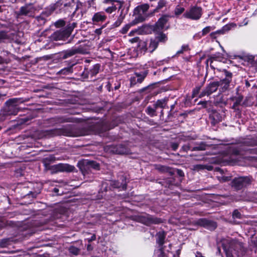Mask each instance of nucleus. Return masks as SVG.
I'll use <instances>...</instances> for the list:
<instances>
[{"label":"nucleus","instance_id":"1","mask_svg":"<svg viewBox=\"0 0 257 257\" xmlns=\"http://www.w3.org/2000/svg\"><path fill=\"white\" fill-rule=\"evenodd\" d=\"M53 135H63L68 137H78L91 134V131L85 127L75 130L71 125H67L59 130L52 131Z\"/></svg>","mask_w":257,"mask_h":257},{"label":"nucleus","instance_id":"2","mask_svg":"<svg viewBox=\"0 0 257 257\" xmlns=\"http://www.w3.org/2000/svg\"><path fill=\"white\" fill-rule=\"evenodd\" d=\"M226 257H238V249L241 247L240 244L235 240H226L222 244Z\"/></svg>","mask_w":257,"mask_h":257},{"label":"nucleus","instance_id":"3","mask_svg":"<svg viewBox=\"0 0 257 257\" xmlns=\"http://www.w3.org/2000/svg\"><path fill=\"white\" fill-rule=\"evenodd\" d=\"M201 16L202 9L196 6L191 7L183 14L185 18L193 20H199Z\"/></svg>","mask_w":257,"mask_h":257},{"label":"nucleus","instance_id":"4","mask_svg":"<svg viewBox=\"0 0 257 257\" xmlns=\"http://www.w3.org/2000/svg\"><path fill=\"white\" fill-rule=\"evenodd\" d=\"M138 221L146 225H151L153 224H159L162 222V220L161 219L154 217L149 214L139 216L138 217Z\"/></svg>","mask_w":257,"mask_h":257},{"label":"nucleus","instance_id":"5","mask_svg":"<svg viewBox=\"0 0 257 257\" xmlns=\"http://www.w3.org/2000/svg\"><path fill=\"white\" fill-rule=\"evenodd\" d=\"M224 78L219 81H216V82H218V87H219V90L221 92H224L228 88L232 76L231 72L226 70L224 71Z\"/></svg>","mask_w":257,"mask_h":257},{"label":"nucleus","instance_id":"6","mask_svg":"<svg viewBox=\"0 0 257 257\" xmlns=\"http://www.w3.org/2000/svg\"><path fill=\"white\" fill-rule=\"evenodd\" d=\"M73 30V27L68 26L65 29H63L55 32L53 34V38L56 40H64L70 36Z\"/></svg>","mask_w":257,"mask_h":257},{"label":"nucleus","instance_id":"7","mask_svg":"<svg viewBox=\"0 0 257 257\" xmlns=\"http://www.w3.org/2000/svg\"><path fill=\"white\" fill-rule=\"evenodd\" d=\"M52 169L55 173L59 172H72L74 171L75 168L74 166L68 164L60 163L52 166Z\"/></svg>","mask_w":257,"mask_h":257},{"label":"nucleus","instance_id":"8","mask_svg":"<svg viewBox=\"0 0 257 257\" xmlns=\"http://www.w3.org/2000/svg\"><path fill=\"white\" fill-rule=\"evenodd\" d=\"M250 183V180L247 177H241L235 178L232 181V186L237 190L246 186Z\"/></svg>","mask_w":257,"mask_h":257},{"label":"nucleus","instance_id":"9","mask_svg":"<svg viewBox=\"0 0 257 257\" xmlns=\"http://www.w3.org/2000/svg\"><path fill=\"white\" fill-rule=\"evenodd\" d=\"M218 82H213L209 84L201 92L199 97H202L206 95H210L214 92L216 91L218 87Z\"/></svg>","mask_w":257,"mask_h":257},{"label":"nucleus","instance_id":"10","mask_svg":"<svg viewBox=\"0 0 257 257\" xmlns=\"http://www.w3.org/2000/svg\"><path fill=\"white\" fill-rule=\"evenodd\" d=\"M149 8L148 4H144L139 6L134 10V13L138 15V19H140V21H144L145 17L143 15H145Z\"/></svg>","mask_w":257,"mask_h":257},{"label":"nucleus","instance_id":"11","mask_svg":"<svg viewBox=\"0 0 257 257\" xmlns=\"http://www.w3.org/2000/svg\"><path fill=\"white\" fill-rule=\"evenodd\" d=\"M84 50L83 48L80 46L77 48H72L71 49L67 50L64 52L63 58L66 59L76 54H84Z\"/></svg>","mask_w":257,"mask_h":257},{"label":"nucleus","instance_id":"12","mask_svg":"<svg viewBox=\"0 0 257 257\" xmlns=\"http://www.w3.org/2000/svg\"><path fill=\"white\" fill-rule=\"evenodd\" d=\"M197 223L210 230H214L216 227L215 222L207 220L205 218H201L197 220Z\"/></svg>","mask_w":257,"mask_h":257},{"label":"nucleus","instance_id":"13","mask_svg":"<svg viewBox=\"0 0 257 257\" xmlns=\"http://www.w3.org/2000/svg\"><path fill=\"white\" fill-rule=\"evenodd\" d=\"M147 75V72H144L143 73H136L135 76L132 77L130 79L131 86H134L137 83H142Z\"/></svg>","mask_w":257,"mask_h":257},{"label":"nucleus","instance_id":"14","mask_svg":"<svg viewBox=\"0 0 257 257\" xmlns=\"http://www.w3.org/2000/svg\"><path fill=\"white\" fill-rule=\"evenodd\" d=\"M36 9L32 4L26 5L21 9L19 14L31 16L34 13Z\"/></svg>","mask_w":257,"mask_h":257},{"label":"nucleus","instance_id":"15","mask_svg":"<svg viewBox=\"0 0 257 257\" xmlns=\"http://www.w3.org/2000/svg\"><path fill=\"white\" fill-rule=\"evenodd\" d=\"M168 19L169 17L166 15L163 16L160 18L155 24L156 30H162L164 28L165 24L168 22Z\"/></svg>","mask_w":257,"mask_h":257},{"label":"nucleus","instance_id":"16","mask_svg":"<svg viewBox=\"0 0 257 257\" xmlns=\"http://www.w3.org/2000/svg\"><path fill=\"white\" fill-rule=\"evenodd\" d=\"M112 151L115 154H126L128 151L125 146L122 144H119L113 147Z\"/></svg>","mask_w":257,"mask_h":257},{"label":"nucleus","instance_id":"17","mask_svg":"<svg viewBox=\"0 0 257 257\" xmlns=\"http://www.w3.org/2000/svg\"><path fill=\"white\" fill-rule=\"evenodd\" d=\"M106 18V16L102 12H98L95 13L92 17V21L93 22H103Z\"/></svg>","mask_w":257,"mask_h":257},{"label":"nucleus","instance_id":"18","mask_svg":"<svg viewBox=\"0 0 257 257\" xmlns=\"http://www.w3.org/2000/svg\"><path fill=\"white\" fill-rule=\"evenodd\" d=\"M167 101L168 99L166 98L158 100L154 104V107H155V108H157L158 107L164 108L167 105Z\"/></svg>","mask_w":257,"mask_h":257},{"label":"nucleus","instance_id":"19","mask_svg":"<svg viewBox=\"0 0 257 257\" xmlns=\"http://www.w3.org/2000/svg\"><path fill=\"white\" fill-rule=\"evenodd\" d=\"M157 243L160 246H163V245L165 242L164 240L166 237V234L164 231L159 232L158 233H157Z\"/></svg>","mask_w":257,"mask_h":257},{"label":"nucleus","instance_id":"20","mask_svg":"<svg viewBox=\"0 0 257 257\" xmlns=\"http://www.w3.org/2000/svg\"><path fill=\"white\" fill-rule=\"evenodd\" d=\"M158 42L156 40H151L148 46V51L152 53L158 47Z\"/></svg>","mask_w":257,"mask_h":257},{"label":"nucleus","instance_id":"21","mask_svg":"<svg viewBox=\"0 0 257 257\" xmlns=\"http://www.w3.org/2000/svg\"><path fill=\"white\" fill-rule=\"evenodd\" d=\"M138 49L141 51V52L145 53L147 51H148V44L145 41H141L139 42L138 45Z\"/></svg>","mask_w":257,"mask_h":257},{"label":"nucleus","instance_id":"22","mask_svg":"<svg viewBox=\"0 0 257 257\" xmlns=\"http://www.w3.org/2000/svg\"><path fill=\"white\" fill-rule=\"evenodd\" d=\"M246 59L249 63L254 67H257V55L256 56H247Z\"/></svg>","mask_w":257,"mask_h":257},{"label":"nucleus","instance_id":"23","mask_svg":"<svg viewBox=\"0 0 257 257\" xmlns=\"http://www.w3.org/2000/svg\"><path fill=\"white\" fill-rule=\"evenodd\" d=\"M234 26H235V25L233 24H227L225 25L224 27H223L221 30L217 31L216 32V33L223 34L226 32L229 31L231 29V28L234 27Z\"/></svg>","mask_w":257,"mask_h":257},{"label":"nucleus","instance_id":"24","mask_svg":"<svg viewBox=\"0 0 257 257\" xmlns=\"http://www.w3.org/2000/svg\"><path fill=\"white\" fill-rule=\"evenodd\" d=\"M163 249V247L160 246L159 249L155 250L154 257H167Z\"/></svg>","mask_w":257,"mask_h":257},{"label":"nucleus","instance_id":"25","mask_svg":"<svg viewBox=\"0 0 257 257\" xmlns=\"http://www.w3.org/2000/svg\"><path fill=\"white\" fill-rule=\"evenodd\" d=\"M22 102V101H21V99L19 98H13L10 99L9 101H7V103L10 104V106H9V109L10 110L14 108V105L16 103Z\"/></svg>","mask_w":257,"mask_h":257},{"label":"nucleus","instance_id":"26","mask_svg":"<svg viewBox=\"0 0 257 257\" xmlns=\"http://www.w3.org/2000/svg\"><path fill=\"white\" fill-rule=\"evenodd\" d=\"M78 121V119L74 117H62L59 118V121L60 122H77Z\"/></svg>","mask_w":257,"mask_h":257},{"label":"nucleus","instance_id":"27","mask_svg":"<svg viewBox=\"0 0 257 257\" xmlns=\"http://www.w3.org/2000/svg\"><path fill=\"white\" fill-rule=\"evenodd\" d=\"M157 108H155V107H152L150 106H149L147 108L146 112L148 114L150 115L151 116H154L155 115H156V110Z\"/></svg>","mask_w":257,"mask_h":257},{"label":"nucleus","instance_id":"28","mask_svg":"<svg viewBox=\"0 0 257 257\" xmlns=\"http://www.w3.org/2000/svg\"><path fill=\"white\" fill-rule=\"evenodd\" d=\"M114 188H122V189H125L126 188V184L125 182H122L121 183H119L117 181L114 182L113 184Z\"/></svg>","mask_w":257,"mask_h":257},{"label":"nucleus","instance_id":"29","mask_svg":"<svg viewBox=\"0 0 257 257\" xmlns=\"http://www.w3.org/2000/svg\"><path fill=\"white\" fill-rule=\"evenodd\" d=\"M99 65L98 64H95L93 66V68L90 70V73L92 75H96L99 70Z\"/></svg>","mask_w":257,"mask_h":257},{"label":"nucleus","instance_id":"30","mask_svg":"<svg viewBox=\"0 0 257 257\" xmlns=\"http://www.w3.org/2000/svg\"><path fill=\"white\" fill-rule=\"evenodd\" d=\"M206 145L204 143H202L198 146H196L194 147L192 150V151H203L205 150L206 149Z\"/></svg>","mask_w":257,"mask_h":257},{"label":"nucleus","instance_id":"31","mask_svg":"<svg viewBox=\"0 0 257 257\" xmlns=\"http://www.w3.org/2000/svg\"><path fill=\"white\" fill-rule=\"evenodd\" d=\"M157 39L158 40V41H157L158 42L160 41V42H164L167 40V37L165 34H164L163 33H160L157 37Z\"/></svg>","mask_w":257,"mask_h":257},{"label":"nucleus","instance_id":"32","mask_svg":"<svg viewBox=\"0 0 257 257\" xmlns=\"http://www.w3.org/2000/svg\"><path fill=\"white\" fill-rule=\"evenodd\" d=\"M212 30H213V28L212 27H206L202 31V36H205L207 34L209 33Z\"/></svg>","mask_w":257,"mask_h":257},{"label":"nucleus","instance_id":"33","mask_svg":"<svg viewBox=\"0 0 257 257\" xmlns=\"http://www.w3.org/2000/svg\"><path fill=\"white\" fill-rule=\"evenodd\" d=\"M8 39V37L6 32L4 31L0 32V42H4L5 40Z\"/></svg>","mask_w":257,"mask_h":257},{"label":"nucleus","instance_id":"34","mask_svg":"<svg viewBox=\"0 0 257 257\" xmlns=\"http://www.w3.org/2000/svg\"><path fill=\"white\" fill-rule=\"evenodd\" d=\"M188 50V46L186 45H183L180 50H178L176 55H179L181 54H182L184 52H185Z\"/></svg>","mask_w":257,"mask_h":257},{"label":"nucleus","instance_id":"35","mask_svg":"<svg viewBox=\"0 0 257 257\" xmlns=\"http://www.w3.org/2000/svg\"><path fill=\"white\" fill-rule=\"evenodd\" d=\"M184 11V9L182 7H177L175 9V14L176 15H179Z\"/></svg>","mask_w":257,"mask_h":257},{"label":"nucleus","instance_id":"36","mask_svg":"<svg viewBox=\"0 0 257 257\" xmlns=\"http://www.w3.org/2000/svg\"><path fill=\"white\" fill-rule=\"evenodd\" d=\"M116 10V7L114 6H111L105 9V11L106 12L109 14H111Z\"/></svg>","mask_w":257,"mask_h":257},{"label":"nucleus","instance_id":"37","mask_svg":"<svg viewBox=\"0 0 257 257\" xmlns=\"http://www.w3.org/2000/svg\"><path fill=\"white\" fill-rule=\"evenodd\" d=\"M88 165L93 167L94 169H98L99 168V164L93 161L88 162Z\"/></svg>","mask_w":257,"mask_h":257},{"label":"nucleus","instance_id":"38","mask_svg":"<svg viewBox=\"0 0 257 257\" xmlns=\"http://www.w3.org/2000/svg\"><path fill=\"white\" fill-rule=\"evenodd\" d=\"M69 250L72 253L75 255H77L79 251V250L77 248L73 246H71Z\"/></svg>","mask_w":257,"mask_h":257},{"label":"nucleus","instance_id":"39","mask_svg":"<svg viewBox=\"0 0 257 257\" xmlns=\"http://www.w3.org/2000/svg\"><path fill=\"white\" fill-rule=\"evenodd\" d=\"M165 5L164 1H159L158 3V6L156 9L154 10V12H157L159 10L162 9V8Z\"/></svg>","mask_w":257,"mask_h":257},{"label":"nucleus","instance_id":"40","mask_svg":"<svg viewBox=\"0 0 257 257\" xmlns=\"http://www.w3.org/2000/svg\"><path fill=\"white\" fill-rule=\"evenodd\" d=\"M131 27V25H130V24L126 25L124 27H123L122 28V29L121 30V33L122 34L126 33L128 31V30L130 29Z\"/></svg>","mask_w":257,"mask_h":257},{"label":"nucleus","instance_id":"41","mask_svg":"<svg viewBox=\"0 0 257 257\" xmlns=\"http://www.w3.org/2000/svg\"><path fill=\"white\" fill-rule=\"evenodd\" d=\"M232 216L234 218H240L241 214L237 210H235L233 211Z\"/></svg>","mask_w":257,"mask_h":257},{"label":"nucleus","instance_id":"42","mask_svg":"<svg viewBox=\"0 0 257 257\" xmlns=\"http://www.w3.org/2000/svg\"><path fill=\"white\" fill-rule=\"evenodd\" d=\"M122 18H119L117 21L114 23V26L117 27H118L122 23Z\"/></svg>","mask_w":257,"mask_h":257},{"label":"nucleus","instance_id":"43","mask_svg":"<svg viewBox=\"0 0 257 257\" xmlns=\"http://www.w3.org/2000/svg\"><path fill=\"white\" fill-rule=\"evenodd\" d=\"M200 89V87H196L195 89H194V90L193 91V94H192L193 97H195L197 96V95L198 94V93L199 92Z\"/></svg>","mask_w":257,"mask_h":257},{"label":"nucleus","instance_id":"44","mask_svg":"<svg viewBox=\"0 0 257 257\" xmlns=\"http://www.w3.org/2000/svg\"><path fill=\"white\" fill-rule=\"evenodd\" d=\"M139 39V38L138 37H135V38H133V39H131V40H130V41L131 43H136V42H137L138 41Z\"/></svg>","mask_w":257,"mask_h":257},{"label":"nucleus","instance_id":"45","mask_svg":"<svg viewBox=\"0 0 257 257\" xmlns=\"http://www.w3.org/2000/svg\"><path fill=\"white\" fill-rule=\"evenodd\" d=\"M158 169L159 170L161 171H165L167 170V168L165 166H160L158 168Z\"/></svg>","mask_w":257,"mask_h":257},{"label":"nucleus","instance_id":"46","mask_svg":"<svg viewBox=\"0 0 257 257\" xmlns=\"http://www.w3.org/2000/svg\"><path fill=\"white\" fill-rule=\"evenodd\" d=\"M138 33V31L137 30H132L129 33V36H134L135 33Z\"/></svg>","mask_w":257,"mask_h":257},{"label":"nucleus","instance_id":"47","mask_svg":"<svg viewBox=\"0 0 257 257\" xmlns=\"http://www.w3.org/2000/svg\"><path fill=\"white\" fill-rule=\"evenodd\" d=\"M80 168L82 172V173L84 175H85V167L84 166H83L82 167H80Z\"/></svg>","mask_w":257,"mask_h":257},{"label":"nucleus","instance_id":"48","mask_svg":"<svg viewBox=\"0 0 257 257\" xmlns=\"http://www.w3.org/2000/svg\"><path fill=\"white\" fill-rule=\"evenodd\" d=\"M101 29H97L95 31V33L97 35H100L101 33Z\"/></svg>","mask_w":257,"mask_h":257},{"label":"nucleus","instance_id":"49","mask_svg":"<svg viewBox=\"0 0 257 257\" xmlns=\"http://www.w3.org/2000/svg\"><path fill=\"white\" fill-rule=\"evenodd\" d=\"M53 191L54 193H55L56 194H59V189L57 188H54L53 189Z\"/></svg>","mask_w":257,"mask_h":257},{"label":"nucleus","instance_id":"50","mask_svg":"<svg viewBox=\"0 0 257 257\" xmlns=\"http://www.w3.org/2000/svg\"><path fill=\"white\" fill-rule=\"evenodd\" d=\"M196 257H204V256H203L200 252H197L196 254Z\"/></svg>","mask_w":257,"mask_h":257},{"label":"nucleus","instance_id":"51","mask_svg":"<svg viewBox=\"0 0 257 257\" xmlns=\"http://www.w3.org/2000/svg\"><path fill=\"white\" fill-rule=\"evenodd\" d=\"M70 70V69L69 68H67V69H63V70H62V71L63 72L64 71V73H65V72H68Z\"/></svg>","mask_w":257,"mask_h":257},{"label":"nucleus","instance_id":"52","mask_svg":"<svg viewBox=\"0 0 257 257\" xmlns=\"http://www.w3.org/2000/svg\"><path fill=\"white\" fill-rule=\"evenodd\" d=\"M240 100H237L234 103H235L236 105H237L240 103Z\"/></svg>","mask_w":257,"mask_h":257},{"label":"nucleus","instance_id":"53","mask_svg":"<svg viewBox=\"0 0 257 257\" xmlns=\"http://www.w3.org/2000/svg\"><path fill=\"white\" fill-rule=\"evenodd\" d=\"M213 117L214 118V119H216V112H214L213 113Z\"/></svg>","mask_w":257,"mask_h":257},{"label":"nucleus","instance_id":"54","mask_svg":"<svg viewBox=\"0 0 257 257\" xmlns=\"http://www.w3.org/2000/svg\"><path fill=\"white\" fill-rule=\"evenodd\" d=\"M179 250H178L177 251V254L174 255L173 257H179Z\"/></svg>","mask_w":257,"mask_h":257},{"label":"nucleus","instance_id":"55","mask_svg":"<svg viewBox=\"0 0 257 257\" xmlns=\"http://www.w3.org/2000/svg\"><path fill=\"white\" fill-rule=\"evenodd\" d=\"M237 105H235V103L233 104V106H232V108H235L236 107Z\"/></svg>","mask_w":257,"mask_h":257},{"label":"nucleus","instance_id":"56","mask_svg":"<svg viewBox=\"0 0 257 257\" xmlns=\"http://www.w3.org/2000/svg\"><path fill=\"white\" fill-rule=\"evenodd\" d=\"M246 86H248V87L249 86V83H248V82H246Z\"/></svg>","mask_w":257,"mask_h":257},{"label":"nucleus","instance_id":"57","mask_svg":"<svg viewBox=\"0 0 257 257\" xmlns=\"http://www.w3.org/2000/svg\"><path fill=\"white\" fill-rule=\"evenodd\" d=\"M17 111H15L14 113H13L12 114H13L15 115V114H17Z\"/></svg>","mask_w":257,"mask_h":257},{"label":"nucleus","instance_id":"58","mask_svg":"<svg viewBox=\"0 0 257 257\" xmlns=\"http://www.w3.org/2000/svg\"><path fill=\"white\" fill-rule=\"evenodd\" d=\"M136 19H138V21L139 22H141V21H140V19H138V18H136Z\"/></svg>","mask_w":257,"mask_h":257},{"label":"nucleus","instance_id":"59","mask_svg":"<svg viewBox=\"0 0 257 257\" xmlns=\"http://www.w3.org/2000/svg\"><path fill=\"white\" fill-rule=\"evenodd\" d=\"M247 21H246V22L244 23V25H247Z\"/></svg>","mask_w":257,"mask_h":257},{"label":"nucleus","instance_id":"60","mask_svg":"<svg viewBox=\"0 0 257 257\" xmlns=\"http://www.w3.org/2000/svg\"><path fill=\"white\" fill-rule=\"evenodd\" d=\"M86 61L87 62H89L90 60H86Z\"/></svg>","mask_w":257,"mask_h":257},{"label":"nucleus","instance_id":"61","mask_svg":"<svg viewBox=\"0 0 257 257\" xmlns=\"http://www.w3.org/2000/svg\"><path fill=\"white\" fill-rule=\"evenodd\" d=\"M61 23H62V24L63 25V21H61Z\"/></svg>","mask_w":257,"mask_h":257},{"label":"nucleus","instance_id":"62","mask_svg":"<svg viewBox=\"0 0 257 257\" xmlns=\"http://www.w3.org/2000/svg\"><path fill=\"white\" fill-rule=\"evenodd\" d=\"M255 13L257 14V10L255 11Z\"/></svg>","mask_w":257,"mask_h":257},{"label":"nucleus","instance_id":"63","mask_svg":"<svg viewBox=\"0 0 257 257\" xmlns=\"http://www.w3.org/2000/svg\"><path fill=\"white\" fill-rule=\"evenodd\" d=\"M118 88V87H117V86H116V87H115V89H117Z\"/></svg>","mask_w":257,"mask_h":257},{"label":"nucleus","instance_id":"64","mask_svg":"<svg viewBox=\"0 0 257 257\" xmlns=\"http://www.w3.org/2000/svg\"><path fill=\"white\" fill-rule=\"evenodd\" d=\"M1 129V127L0 126V130Z\"/></svg>","mask_w":257,"mask_h":257}]
</instances>
